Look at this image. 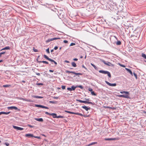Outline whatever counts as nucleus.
I'll return each instance as SVG.
<instances>
[{
  "label": "nucleus",
  "mask_w": 146,
  "mask_h": 146,
  "mask_svg": "<svg viewBox=\"0 0 146 146\" xmlns=\"http://www.w3.org/2000/svg\"><path fill=\"white\" fill-rule=\"evenodd\" d=\"M49 61L51 62L52 64H53V63H54L55 65V66L57 64V63L56 61L51 58H50Z\"/></svg>",
  "instance_id": "nucleus-8"
},
{
  "label": "nucleus",
  "mask_w": 146,
  "mask_h": 146,
  "mask_svg": "<svg viewBox=\"0 0 146 146\" xmlns=\"http://www.w3.org/2000/svg\"><path fill=\"white\" fill-rule=\"evenodd\" d=\"M36 74L37 75H38V76H40V73H36Z\"/></svg>",
  "instance_id": "nucleus-63"
},
{
  "label": "nucleus",
  "mask_w": 146,
  "mask_h": 146,
  "mask_svg": "<svg viewBox=\"0 0 146 146\" xmlns=\"http://www.w3.org/2000/svg\"><path fill=\"white\" fill-rule=\"evenodd\" d=\"M50 115H52L53 117L54 118H56V117H57L56 114L55 113H51Z\"/></svg>",
  "instance_id": "nucleus-16"
},
{
  "label": "nucleus",
  "mask_w": 146,
  "mask_h": 146,
  "mask_svg": "<svg viewBox=\"0 0 146 146\" xmlns=\"http://www.w3.org/2000/svg\"><path fill=\"white\" fill-rule=\"evenodd\" d=\"M76 86L77 87V88H79L81 89H82L83 88V87L82 85H80L79 86Z\"/></svg>",
  "instance_id": "nucleus-31"
},
{
  "label": "nucleus",
  "mask_w": 146,
  "mask_h": 146,
  "mask_svg": "<svg viewBox=\"0 0 146 146\" xmlns=\"http://www.w3.org/2000/svg\"><path fill=\"white\" fill-rule=\"evenodd\" d=\"M27 126L29 127H30L31 128H33V127H34L33 126L31 125H29V124H28L27 125Z\"/></svg>",
  "instance_id": "nucleus-48"
},
{
  "label": "nucleus",
  "mask_w": 146,
  "mask_h": 146,
  "mask_svg": "<svg viewBox=\"0 0 146 146\" xmlns=\"http://www.w3.org/2000/svg\"><path fill=\"white\" fill-rule=\"evenodd\" d=\"M33 51L35 52H37L38 51L37 49H35L34 47L33 48Z\"/></svg>",
  "instance_id": "nucleus-38"
},
{
  "label": "nucleus",
  "mask_w": 146,
  "mask_h": 146,
  "mask_svg": "<svg viewBox=\"0 0 146 146\" xmlns=\"http://www.w3.org/2000/svg\"><path fill=\"white\" fill-rule=\"evenodd\" d=\"M91 94L94 96H96V94L93 91L91 92Z\"/></svg>",
  "instance_id": "nucleus-35"
},
{
  "label": "nucleus",
  "mask_w": 146,
  "mask_h": 146,
  "mask_svg": "<svg viewBox=\"0 0 146 146\" xmlns=\"http://www.w3.org/2000/svg\"><path fill=\"white\" fill-rule=\"evenodd\" d=\"M3 87L7 88V87H9L11 86L10 85L6 84V85H3Z\"/></svg>",
  "instance_id": "nucleus-20"
},
{
  "label": "nucleus",
  "mask_w": 146,
  "mask_h": 146,
  "mask_svg": "<svg viewBox=\"0 0 146 146\" xmlns=\"http://www.w3.org/2000/svg\"><path fill=\"white\" fill-rule=\"evenodd\" d=\"M5 112L4 111H1L0 112V115L1 114H5Z\"/></svg>",
  "instance_id": "nucleus-49"
},
{
  "label": "nucleus",
  "mask_w": 146,
  "mask_h": 146,
  "mask_svg": "<svg viewBox=\"0 0 146 146\" xmlns=\"http://www.w3.org/2000/svg\"><path fill=\"white\" fill-rule=\"evenodd\" d=\"M77 101L79 102L80 103H84L85 104H90L92 105H94V103H93L91 102H89V101H83L82 100H76Z\"/></svg>",
  "instance_id": "nucleus-3"
},
{
  "label": "nucleus",
  "mask_w": 146,
  "mask_h": 146,
  "mask_svg": "<svg viewBox=\"0 0 146 146\" xmlns=\"http://www.w3.org/2000/svg\"><path fill=\"white\" fill-rule=\"evenodd\" d=\"M46 51L48 54H49L50 52L49 51V48H48L46 50Z\"/></svg>",
  "instance_id": "nucleus-40"
},
{
  "label": "nucleus",
  "mask_w": 146,
  "mask_h": 146,
  "mask_svg": "<svg viewBox=\"0 0 146 146\" xmlns=\"http://www.w3.org/2000/svg\"><path fill=\"white\" fill-rule=\"evenodd\" d=\"M5 144L7 146H8L9 145V144L8 143L6 142L5 143Z\"/></svg>",
  "instance_id": "nucleus-51"
},
{
  "label": "nucleus",
  "mask_w": 146,
  "mask_h": 146,
  "mask_svg": "<svg viewBox=\"0 0 146 146\" xmlns=\"http://www.w3.org/2000/svg\"><path fill=\"white\" fill-rule=\"evenodd\" d=\"M10 49V47L9 46H7L3 48L1 50V51L5 50H9Z\"/></svg>",
  "instance_id": "nucleus-15"
},
{
  "label": "nucleus",
  "mask_w": 146,
  "mask_h": 146,
  "mask_svg": "<svg viewBox=\"0 0 146 146\" xmlns=\"http://www.w3.org/2000/svg\"><path fill=\"white\" fill-rule=\"evenodd\" d=\"M35 106L36 107L42 108V105H38V104H35Z\"/></svg>",
  "instance_id": "nucleus-23"
},
{
  "label": "nucleus",
  "mask_w": 146,
  "mask_h": 146,
  "mask_svg": "<svg viewBox=\"0 0 146 146\" xmlns=\"http://www.w3.org/2000/svg\"><path fill=\"white\" fill-rule=\"evenodd\" d=\"M46 59L49 60L50 58H49L46 55H44L43 56Z\"/></svg>",
  "instance_id": "nucleus-18"
},
{
  "label": "nucleus",
  "mask_w": 146,
  "mask_h": 146,
  "mask_svg": "<svg viewBox=\"0 0 146 146\" xmlns=\"http://www.w3.org/2000/svg\"><path fill=\"white\" fill-rule=\"evenodd\" d=\"M33 98H38V96H35V95H32L31 96Z\"/></svg>",
  "instance_id": "nucleus-34"
},
{
  "label": "nucleus",
  "mask_w": 146,
  "mask_h": 146,
  "mask_svg": "<svg viewBox=\"0 0 146 146\" xmlns=\"http://www.w3.org/2000/svg\"><path fill=\"white\" fill-rule=\"evenodd\" d=\"M100 61L102 62H103L104 64L108 66H111V65H112V64L110 62H106L105 60L103 59H100Z\"/></svg>",
  "instance_id": "nucleus-5"
},
{
  "label": "nucleus",
  "mask_w": 146,
  "mask_h": 146,
  "mask_svg": "<svg viewBox=\"0 0 146 146\" xmlns=\"http://www.w3.org/2000/svg\"><path fill=\"white\" fill-rule=\"evenodd\" d=\"M116 139L115 138H105V140L106 141L114 140H116Z\"/></svg>",
  "instance_id": "nucleus-12"
},
{
  "label": "nucleus",
  "mask_w": 146,
  "mask_h": 146,
  "mask_svg": "<svg viewBox=\"0 0 146 146\" xmlns=\"http://www.w3.org/2000/svg\"><path fill=\"white\" fill-rule=\"evenodd\" d=\"M49 103L52 104H57V102L56 101H49Z\"/></svg>",
  "instance_id": "nucleus-30"
},
{
  "label": "nucleus",
  "mask_w": 146,
  "mask_h": 146,
  "mask_svg": "<svg viewBox=\"0 0 146 146\" xmlns=\"http://www.w3.org/2000/svg\"><path fill=\"white\" fill-rule=\"evenodd\" d=\"M60 39V38H59V37H56V38H52V40H57V39Z\"/></svg>",
  "instance_id": "nucleus-36"
},
{
  "label": "nucleus",
  "mask_w": 146,
  "mask_h": 146,
  "mask_svg": "<svg viewBox=\"0 0 146 146\" xmlns=\"http://www.w3.org/2000/svg\"><path fill=\"white\" fill-rule=\"evenodd\" d=\"M25 101L26 102H34L33 101V100H29V99H25Z\"/></svg>",
  "instance_id": "nucleus-21"
},
{
  "label": "nucleus",
  "mask_w": 146,
  "mask_h": 146,
  "mask_svg": "<svg viewBox=\"0 0 146 146\" xmlns=\"http://www.w3.org/2000/svg\"><path fill=\"white\" fill-rule=\"evenodd\" d=\"M13 127L15 129H16L17 130H18V128H19V127L15 126V125H13Z\"/></svg>",
  "instance_id": "nucleus-32"
},
{
  "label": "nucleus",
  "mask_w": 146,
  "mask_h": 146,
  "mask_svg": "<svg viewBox=\"0 0 146 146\" xmlns=\"http://www.w3.org/2000/svg\"><path fill=\"white\" fill-rule=\"evenodd\" d=\"M90 46H92L94 48H95L96 49H97V48H96V46H92V45H89Z\"/></svg>",
  "instance_id": "nucleus-60"
},
{
  "label": "nucleus",
  "mask_w": 146,
  "mask_h": 146,
  "mask_svg": "<svg viewBox=\"0 0 146 146\" xmlns=\"http://www.w3.org/2000/svg\"><path fill=\"white\" fill-rule=\"evenodd\" d=\"M121 44V42L120 41H118L116 43V44L118 45H120Z\"/></svg>",
  "instance_id": "nucleus-26"
},
{
  "label": "nucleus",
  "mask_w": 146,
  "mask_h": 146,
  "mask_svg": "<svg viewBox=\"0 0 146 146\" xmlns=\"http://www.w3.org/2000/svg\"><path fill=\"white\" fill-rule=\"evenodd\" d=\"M64 111L66 112V113H70L71 112V111H66V110H65Z\"/></svg>",
  "instance_id": "nucleus-55"
},
{
  "label": "nucleus",
  "mask_w": 146,
  "mask_h": 146,
  "mask_svg": "<svg viewBox=\"0 0 146 146\" xmlns=\"http://www.w3.org/2000/svg\"><path fill=\"white\" fill-rule=\"evenodd\" d=\"M142 56L144 58L146 59V55L144 53H142Z\"/></svg>",
  "instance_id": "nucleus-25"
},
{
  "label": "nucleus",
  "mask_w": 146,
  "mask_h": 146,
  "mask_svg": "<svg viewBox=\"0 0 146 146\" xmlns=\"http://www.w3.org/2000/svg\"><path fill=\"white\" fill-rule=\"evenodd\" d=\"M76 44L74 43H71L70 45V46H73L75 45Z\"/></svg>",
  "instance_id": "nucleus-44"
},
{
  "label": "nucleus",
  "mask_w": 146,
  "mask_h": 146,
  "mask_svg": "<svg viewBox=\"0 0 146 146\" xmlns=\"http://www.w3.org/2000/svg\"><path fill=\"white\" fill-rule=\"evenodd\" d=\"M53 41L52 40V38H49V39H48L46 41V43H48V42H50V41Z\"/></svg>",
  "instance_id": "nucleus-22"
},
{
  "label": "nucleus",
  "mask_w": 146,
  "mask_h": 146,
  "mask_svg": "<svg viewBox=\"0 0 146 146\" xmlns=\"http://www.w3.org/2000/svg\"><path fill=\"white\" fill-rule=\"evenodd\" d=\"M35 119L39 122H43V121L42 118H35Z\"/></svg>",
  "instance_id": "nucleus-11"
},
{
  "label": "nucleus",
  "mask_w": 146,
  "mask_h": 146,
  "mask_svg": "<svg viewBox=\"0 0 146 146\" xmlns=\"http://www.w3.org/2000/svg\"><path fill=\"white\" fill-rule=\"evenodd\" d=\"M23 129H24L23 128L19 127L18 130L21 131L23 130Z\"/></svg>",
  "instance_id": "nucleus-46"
},
{
  "label": "nucleus",
  "mask_w": 146,
  "mask_h": 146,
  "mask_svg": "<svg viewBox=\"0 0 146 146\" xmlns=\"http://www.w3.org/2000/svg\"><path fill=\"white\" fill-rule=\"evenodd\" d=\"M76 112H71V111L70 113V114H76Z\"/></svg>",
  "instance_id": "nucleus-56"
},
{
  "label": "nucleus",
  "mask_w": 146,
  "mask_h": 146,
  "mask_svg": "<svg viewBox=\"0 0 146 146\" xmlns=\"http://www.w3.org/2000/svg\"><path fill=\"white\" fill-rule=\"evenodd\" d=\"M5 53V52H1L0 53V54L1 55L3 54H4Z\"/></svg>",
  "instance_id": "nucleus-58"
},
{
  "label": "nucleus",
  "mask_w": 146,
  "mask_h": 146,
  "mask_svg": "<svg viewBox=\"0 0 146 146\" xmlns=\"http://www.w3.org/2000/svg\"><path fill=\"white\" fill-rule=\"evenodd\" d=\"M26 137H33L34 135L33 134L29 133L26 134L25 135Z\"/></svg>",
  "instance_id": "nucleus-10"
},
{
  "label": "nucleus",
  "mask_w": 146,
  "mask_h": 146,
  "mask_svg": "<svg viewBox=\"0 0 146 146\" xmlns=\"http://www.w3.org/2000/svg\"><path fill=\"white\" fill-rule=\"evenodd\" d=\"M82 108H83L86 111H88L90 109V108H88L86 106H82Z\"/></svg>",
  "instance_id": "nucleus-13"
},
{
  "label": "nucleus",
  "mask_w": 146,
  "mask_h": 146,
  "mask_svg": "<svg viewBox=\"0 0 146 146\" xmlns=\"http://www.w3.org/2000/svg\"><path fill=\"white\" fill-rule=\"evenodd\" d=\"M99 72L102 73L104 74H107L108 77L111 78V75L110 72L107 71H105L103 70H100L99 71Z\"/></svg>",
  "instance_id": "nucleus-2"
},
{
  "label": "nucleus",
  "mask_w": 146,
  "mask_h": 146,
  "mask_svg": "<svg viewBox=\"0 0 146 146\" xmlns=\"http://www.w3.org/2000/svg\"><path fill=\"white\" fill-rule=\"evenodd\" d=\"M72 66L74 67H76L77 66L76 64L74 62H72Z\"/></svg>",
  "instance_id": "nucleus-17"
},
{
  "label": "nucleus",
  "mask_w": 146,
  "mask_h": 146,
  "mask_svg": "<svg viewBox=\"0 0 146 146\" xmlns=\"http://www.w3.org/2000/svg\"><path fill=\"white\" fill-rule=\"evenodd\" d=\"M82 67L84 68L85 69L87 70V68L84 66V65H83L82 66Z\"/></svg>",
  "instance_id": "nucleus-59"
},
{
  "label": "nucleus",
  "mask_w": 146,
  "mask_h": 146,
  "mask_svg": "<svg viewBox=\"0 0 146 146\" xmlns=\"http://www.w3.org/2000/svg\"><path fill=\"white\" fill-rule=\"evenodd\" d=\"M36 60L38 62L43 63H44L46 64H48V62H47V61H39L37 60V59H36Z\"/></svg>",
  "instance_id": "nucleus-14"
},
{
  "label": "nucleus",
  "mask_w": 146,
  "mask_h": 146,
  "mask_svg": "<svg viewBox=\"0 0 146 146\" xmlns=\"http://www.w3.org/2000/svg\"><path fill=\"white\" fill-rule=\"evenodd\" d=\"M36 85L38 86H39V85H43V84L42 83H37L36 84Z\"/></svg>",
  "instance_id": "nucleus-41"
},
{
  "label": "nucleus",
  "mask_w": 146,
  "mask_h": 146,
  "mask_svg": "<svg viewBox=\"0 0 146 146\" xmlns=\"http://www.w3.org/2000/svg\"><path fill=\"white\" fill-rule=\"evenodd\" d=\"M76 115H80V116H82L83 115V114H81V113H76Z\"/></svg>",
  "instance_id": "nucleus-33"
},
{
  "label": "nucleus",
  "mask_w": 146,
  "mask_h": 146,
  "mask_svg": "<svg viewBox=\"0 0 146 146\" xmlns=\"http://www.w3.org/2000/svg\"><path fill=\"white\" fill-rule=\"evenodd\" d=\"M73 60L74 61H77L78 60V59L77 58H74L73 59Z\"/></svg>",
  "instance_id": "nucleus-61"
},
{
  "label": "nucleus",
  "mask_w": 146,
  "mask_h": 146,
  "mask_svg": "<svg viewBox=\"0 0 146 146\" xmlns=\"http://www.w3.org/2000/svg\"><path fill=\"white\" fill-rule=\"evenodd\" d=\"M104 107L106 108H110V109H112L111 107L108 106H104Z\"/></svg>",
  "instance_id": "nucleus-39"
},
{
  "label": "nucleus",
  "mask_w": 146,
  "mask_h": 146,
  "mask_svg": "<svg viewBox=\"0 0 146 146\" xmlns=\"http://www.w3.org/2000/svg\"><path fill=\"white\" fill-rule=\"evenodd\" d=\"M7 108L9 109H10L11 110H12L13 109H15L16 110L18 109V108L17 107L14 106L8 107H7Z\"/></svg>",
  "instance_id": "nucleus-7"
},
{
  "label": "nucleus",
  "mask_w": 146,
  "mask_h": 146,
  "mask_svg": "<svg viewBox=\"0 0 146 146\" xmlns=\"http://www.w3.org/2000/svg\"><path fill=\"white\" fill-rule=\"evenodd\" d=\"M97 143V142H92L89 144L88 146H90V145H94L95 144H96Z\"/></svg>",
  "instance_id": "nucleus-24"
},
{
  "label": "nucleus",
  "mask_w": 146,
  "mask_h": 146,
  "mask_svg": "<svg viewBox=\"0 0 146 146\" xmlns=\"http://www.w3.org/2000/svg\"><path fill=\"white\" fill-rule=\"evenodd\" d=\"M10 113V111H9V112H5V114H6V115H7V114H9V113Z\"/></svg>",
  "instance_id": "nucleus-50"
},
{
  "label": "nucleus",
  "mask_w": 146,
  "mask_h": 146,
  "mask_svg": "<svg viewBox=\"0 0 146 146\" xmlns=\"http://www.w3.org/2000/svg\"><path fill=\"white\" fill-rule=\"evenodd\" d=\"M120 93L121 94L125 93V95H119L118 96L119 97L127 98H130V97L129 96V92L126 91H121L120 92Z\"/></svg>",
  "instance_id": "nucleus-1"
},
{
  "label": "nucleus",
  "mask_w": 146,
  "mask_h": 146,
  "mask_svg": "<svg viewBox=\"0 0 146 146\" xmlns=\"http://www.w3.org/2000/svg\"><path fill=\"white\" fill-rule=\"evenodd\" d=\"M88 90L89 91L92 92L93 91V90L92 88H88Z\"/></svg>",
  "instance_id": "nucleus-45"
},
{
  "label": "nucleus",
  "mask_w": 146,
  "mask_h": 146,
  "mask_svg": "<svg viewBox=\"0 0 146 146\" xmlns=\"http://www.w3.org/2000/svg\"><path fill=\"white\" fill-rule=\"evenodd\" d=\"M125 69L128 72H129L130 74L132 76H133V73L129 69V68H125Z\"/></svg>",
  "instance_id": "nucleus-9"
},
{
  "label": "nucleus",
  "mask_w": 146,
  "mask_h": 146,
  "mask_svg": "<svg viewBox=\"0 0 146 146\" xmlns=\"http://www.w3.org/2000/svg\"><path fill=\"white\" fill-rule=\"evenodd\" d=\"M33 137H35V138H38V139H40V138L39 137H38V136H34Z\"/></svg>",
  "instance_id": "nucleus-57"
},
{
  "label": "nucleus",
  "mask_w": 146,
  "mask_h": 146,
  "mask_svg": "<svg viewBox=\"0 0 146 146\" xmlns=\"http://www.w3.org/2000/svg\"><path fill=\"white\" fill-rule=\"evenodd\" d=\"M133 75L135 76V78L137 79V74L135 73V72H134L133 73Z\"/></svg>",
  "instance_id": "nucleus-43"
},
{
  "label": "nucleus",
  "mask_w": 146,
  "mask_h": 146,
  "mask_svg": "<svg viewBox=\"0 0 146 146\" xmlns=\"http://www.w3.org/2000/svg\"><path fill=\"white\" fill-rule=\"evenodd\" d=\"M73 74H75V75H82V74L81 73H76L74 71V72H73Z\"/></svg>",
  "instance_id": "nucleus-28"
},
{
  "label": "nucleus",
  "mask_w": 146,
  "mask_h": 146,
  "mask_svg": "<svg viewBox=\"0 0 146 146\" xmlns=\"http://www.w3.org/2000/svg\"><path fill=\"white\" fill-rule=\"evenodd\" d=\"M49 71L50 72H54V70H49Z\"/></svg>",
  "instance_id": "nucleus-62"
},
{
  "label": "nucleus",
  "mask_w": 146,
  "mask_h": 146,
  "mask_svg": "<svg viewBox=\"0 0 146 146\" xmlns=\"http://www.w3.org/2000/svg\"><path fill=\"white\" fill-rule=\"evenodd\" d=\"M72 87V90H74L76 88H77V87L76 86H72L71 87Z\"/></svg>",
  "instance_id": "nucleus-29"
},
{
  "label": "nucleus",
  "mask_w": 146,
  "mask_h": 146,
  "mask_svg": "<svg viewBox=\"0 0 146 146\" xmlns=\"http://www.w3.org/2000/svg\"><path fill=\"white\" fill-rule=\"evenodd\" d=\"M116 16H114L113 17H112V18H113L116 21L117 20H118L121 19H123V17L122 16H119L117 14Z\"/></svg>",
  "instance_id": "nucleus-4"
},
{
  "label": "nucleus",
  "mask_w": 146,
  "mask_h": 146,
  "mask_svg": "<svg viewBox=\"0 0 146 146\" xmlns=\"http://www.w3.org/2000/svg\"><path fill=\"white\" fill-rule=\"evenodd\" d=\"M105 82L107 84L111 86H115L116 85V83H110L107 81H105Z\"/></svg>",
  "instance_id": "nucleus-6"
},
{
  "label": "nucleus",
  "mask_w": 146,
  "mask_h": 146,
  "mask_svg": "<svg viewBox=\"0 0 146 146\" xmlns=\"http://www.w3.org/2000/svg\"><path fill=\"white\" fill-rule=\"evenodd\" d=\"M91 65L93 66L94 67V69H95V70H97V67L95 65H94V64L91 63Z\"/></svg>",
  "instance_id": "nucleus-19"
},
{
  "label": "nucleus",
  "mask_w": 146,
  "mask_h": 146,
  "mask_svg": "<svg viewBox=\"0 0 146 146\" xmlns=\"http://www.w3.org/2000/svg\"><path fill=\"white\" fill-rule=\"evenodd\" d=\"M66 73H73V72H74V71H69L68 70H66Z\"/></svg>",
  "instance_id": "nucleus-37"
},
{
  "label": "nucleus",
  "mask_w": 146,
  "mask_h": 146,
  "mask_svg": "<svg viewBox=\"0 0 146 146\" xmlns=\"http://www.w3.org/2000/svg\"><path fill=\"white\" fill-rule=\"evenodd\" d=\"M120 65L122 67H125V66L123 65H122V64H120Z\"/></svg>",
  "instance_id": "nucleus-64"
},
{
  "label": "nucleus",
  "mask_w": 146,
  "mask_h": 146,
  "mask_svg": "<svg viewBox=\"0 0 146 146\" xmlns=\"http://www.w3.org/2000/svg\"><path fill=\"white\" fill-rule=\"evenodd\" d=\"M45 113L46 114H47V115H50L51 113H49L48 112H45Z\"/></svg>",
  "instance_id": "nucleus-52"
},
{
  "label": "nucleus",
  "mask_w": 146,
  "mask_h": 146,
  "mask_svg": "<svg viewBox=\"0 0 146 146\" xmlns=\"http://www.w3.org/2000/svg\"><path fill=\"white\" fill-rule=\"evenodd\" d=\"M56 118H64V116H61V115H58L57 116V117H56Z\"/></svg>",
  "instance_id": "nucleus-27"
},
{
  "label": "nucleus",
  "mask_w": 146,
  "mask_h": 146,
  "mask_svg": "<svg viewBox=\"0 0 146 146\" xmlns=\"http://www.w3.org/2000/svg\"><path fill=\"white\" fill-rule=\"evenodd\" d=\"M61 88L62 89H65L66 88V86L62 85V86Z\"/></svg>",
  "instance_id": "nucleus-47"
},
{
  "label": "nucleus",
  "mask_w": 146,
  "mask_h": 146,
  "mask_svg": "<svg viewBox=\"0 0 146 146\" xmlns=\"http://www.w3.org/2000/svg\"><path fill=\"white\" fill-rule=\"evenodd\" d=\"M58 47L57 46H55L54 48V49L55 50H56L58 49Z\"/></svg>",
  "instance_id": "nucleus-54"
},
{
  "label": "nucleus",
  "mask_w": 146,
  "mask_h": 146,
  "mask_svg": "<svg viewBox=\"0 0 146 146\" xmlns=\"http://www.w3.org/2000/svg\"><path fill=\"white\" fill-rule=\"evenodd\" d=\"M63 42L65 43H67L68 42V41L67 40H65L63 41Z\"/></svg>",
  "instance_id": "nucleus-53"
},
{
  "label": "nucleus",
  "mask_w": 146,
  "mask_h": 146,
  "mask_svg": "<svg viewBox=\"0 0 146 146\" xmlns=\"http://www.w3.org/2000/svg\"><path fill=\"white\" fill-rule=\"evenodd\" d=\"M67 90L69 91H72V87L71 88H67Z\"/></svg>",
  "instance_id": "nucleus-42"
}]
</instances>
